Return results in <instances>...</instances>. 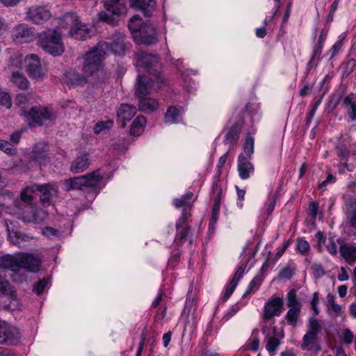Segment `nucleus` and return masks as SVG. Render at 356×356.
Here are the masks:
<instances>
[{"label":"nucleus","instance_id":"052dcab7","mask_svg":"<svg viewBox=\"0 0 356 356\" xmlns=\"http://www.w3.org/2000/svg\"><path fill=\"white\" fill-rule=\"evenodd\" d=\"M294 272L291 268L286 267L280 270L279 276L283 279L290 280Z\"/></svg>","mask_w":356,"mask_h":356},{"label":"nucleus","instance_id":"58836bf2","mask_svg":"<svg viewBox=\"0 0 356 356\" xmlns=\"http://www.w3.org/2000/svg\"><path fill=\"white\" fill-rule=\"evenodd\" d=\"M343 104L349 107L347 113L350 119L352 121L356 120V102L353 101V95L344 97Z\"/></svg>","mask_w":356,"mask_h":356},{"label":"nucleus","instance_id":"7ed1b4c3","mask_svg":"<svg viewBox=\"0 0 356 356\" xmlns=\"http://www.w3.org/2000/svg\"><path fill=\"white\" fill-rule=\"evenodd\" d=\"M105 10L99 13V19L110 24L115 26L118 19L127 12L125 0H103Z\"/></svg>","mask_w":356,"mask_h":356},{"label":"nucleus","instance_id":"a18cd8bd","mask_svg":"<svg viewBox=\"0 0 356 356\" xmlns=\"http://www.w3.org/2000/svg\"><path fill=\"white\" fill-rule=\"evenodd\" d=\"M113 124V121L111 120L98 122L93 128L94 132L96 134H99L104 130H108L112 127Z\"/></svg>","mask_w":356,"mask_h":356},{"label":"nucleus","instance_id":"412c9836","mask_svg":"<svg viewBox=\"0 0 356 356\" xmlns=\"http://www.w3.org/2000/svg\"><path fill=\"white\" fill-rule=\"evenodd\" d=\"M47 152V145L43 143H38L33 148L30 160L40 164H45L49 159Z\"/></svg>","mask_w":356,"mask_h":356},{"label":"nucleus","instance_id":"338daca9","mask_svg":"<svg viewBox=\"0 0 356 356\" xmlns=\"http://www.w3.org/2000/svg\"><path fill=\"white\" fill-rule=\"evenodd\" d=\"M145 338H146V334H145V332L143 331L141 334V338H140L139 346H138V350L136 352V356H141V353H142L143 346L145 344Z\"/></svg>","mask_w":356,"mask_h":356},{"label":"nucleus","instance_id":"9b49d317","mask_svg":"<svg viewBox=\"0 0 356 356\" xmlns=\"http://www.w3.org/2000/svg\"><path fill=\"white\" fill-rule=\"evenodd\" d=\"M24 116L31 121V124L38 126H42L44 122L51 121L54 118V113L49 108L42 106L32 107L24 113Z\"/></svg>","mask_w":356,"mask_h":356},{"label":"nucleus","instance_id":"3c124183","mask_svg":"<svg viewBox=\"0 0 356 356\" xmlns=\"http://www.w3.org/2000/svg\"><path fill=\"white\" fill-rule=\"evenodd\" d=\"M191 232V227L186 226L184 227H181L179 229V231H177V234L175 238V241L177 243H182V241L186 238V237L188 235V234Z\"/></svg>","mask_w":356,"mask_h":356},{"label":"nucleus","instance_id":"20e7f679","mask_svg":"<svg viewBox=\"0 0 356 356\" xmlns=\"http://www.w3.org/2000/svg\"><path fill=\"white\" fill-rule=\"evenodd\" d=\"M128 27L138 44L152 45L158 42L156 30L151 24H128Z\"/></svg>","mask_w":356,"mask_h":356},{"label":"nucleus","instance_id":"0eeeda50","mask_svg":"<svg viewBox=\"0 0 356 356\" xmlns=\"http://www.w3.org/2000/svg\"><path fill=\"white\" fill-rule=\"evenodd\" d=\"M27 187L31 193H36L44 207L49 206L52 197L57 196L58 193V186L56 183L33 184Z\"/></svg>","mask_w":356,"mask_h":356},{"label":"nucleus","instance_id":"a19ab883","mask_svg":"<svg viewBox=\"0 0 356 356\" xmlns=\"http://www.w3.org/2000/svg\"><path fill=\"white\" fill-rule=\"evenodd\" d=\"M263 281V278L260 275L255 276L253 280L250 282L246 291L245 293L242 296L243 298H245L248 295L251 294L252 293L256 291L260 286L261 282Z\"/></svg>","mask_w":356,"mask_h":356},{"label":"nucleus","instance_id":"e2e57ef3","mask_svg":"<svg viewBox=\"0 0 356 356\" xmlns=\"http://www.w3.org/2000/svg\"><path fill=\"white\" fill-rule=\"evenodd\" d=\"M318 300H319L318 293V292L314 293L313 298L311 301V306H312V309L316 315H318L319 313L318 309L317 307V305L318 303Z\"/></svg>","mask_w":356,"mask_h":356},{"label":"nucleus","instance_id":"1a4fd4ad","mask_svg":"<svg viewBox=\"0 0 356 356\" xmlns=\"http://www.w3.org/2000/svg\"><path fill=\"white\" fill-rule=\"evenodd\" d=\"M135 60L137 67L147 71H152L149 76H154V74H163L159 71L161 67V63L158 55L147 52H140L136 55Z\"/></svg>","mask_w":356,"mask_h":356},{"label":"nucleus","instance_id":"864d4df0","mask_svg":"<svg viewBox=\"0 0 356 356\" xmlns=\"http://www.w3.org/2000/svg\"><path fill=\"white\" fill-rule=\"evenodd\" d=\"M328 305L332 307V310L336 314H339L341 311V307L339 305L335 302V297L331 293H328L327 296Z\"/></svg>","mask_w":356,"mask_h":356},{"label":"nucleus","instance_id":"39448f33","mask_svg":"<svg viewBox=\"0 0 356 356\" xmlns=\"http://www.w3.org/2000/svg\"><path fill=\"white\" fill-rule=\"evenodd\" d=\"M165 81V79L163 74H154V76L140 75L137 79L136 95L138 98L145 97L153 91H157L160 89Z\"/></svg>","mask_w":356,"mask_h":356},{"label":"nucleus","instance_id":"4468645a","mask_svg":"<svg viewBox=\"0 0 356 356\" xmlns=\"http://www.w3.org/2000/svg\"><path fill=\"white\" fill-rule=\"evenodd\" d=\"M15 207H16L19 211H21V218L24 212L29 213L30 210L33 211L34 209L33 197L31 194L30 191H28V187H26L20 194V198L14 200L13 201Z\"/></svg>","mask_w":356,"mask_h":356},{"label":"nucleus","instance_id":"79ce46f5","mask_svg":"<svg viewBox=\"0 0 356 356\" xmlns=\"http://www.w3.org/2000/svg\"><path fill=\"white\" fill-rule=\"evenodd\" d=\"M286 306L289 308L298 307L301 308L302 305L297 298L296 291L295 289L290 290L286 296Z\"/></svg>","mask_w":356,"mask_h":356},{"label":"nucleus","instance_id":"aec40b11","mask_svg":"<svg viewBox=\"0 0 356 356\" xmlns=\"http://www.w3.org/2000/svg\"><path fill=\"white\" fill-rule=\"evenodd\" d=\"M136 106L129 104H122L117 111L118 121L122 128L126 127V122L131 120L136 114Z\"/></svg>","mask_w":356,"mask_h":356},{"label":"nucleus","instance_id":"49530a36","mask_svg":"<svg viewBox=\"0 0 356 356\" xmlns=\"http://www.w3.org/2000/svg\"><path fill=\"white\" fill-rule=\"evenodd\" d=\"M0 149L10 155H15L17 154V148L10 143L5 140H0Z\"/></svg>","mask_w":356,"mask_h":356},{"label":"nucleus","instance_id":"e433bc0d","mask_svg":"<svg viewBox=\"0 0 356 356\" xmlns=\"http://www.w3.org/2000/svg\"><path fill=\"white\" fill-rule=\"evenodd\" d=\"M10 81L20 90H27L29 87V80L24 74L19 72L12 73Z\"/></svg>","mask_w":356,"mask_h":356},{"label":"nucleus","instance_id":"6ab92c4d","mask_svg":"<svg viewBox=\"0 0 356 356\" xmlns=\"http://www.w3.org/2000/svg\"><path fill=\"white\" fill-rule=\"evenodd\" d=\"M125 37L123 34L117 33L113 36L112 42H100L99 43H106L108 47L106 49V54L111 51L116 55H122L124 54L126 44Z\"/></svg>","mask_w":356,"mask_h":356},{"label":"nucleus","instance_id":"4d7b16f0","mask_svg":"<svg viewBox=\"0 0 356 356\" xmlns=\"http://www.w3.org/2000/svg\"><path fill=\"white\" fill-rule=\"evenodd\" d=\"M342 337L343 343L350 345L353 341L354 334L349 328H346L343 331Z\"/></svg>","mask_w":356,"mask_h":356},{"label":"nucleus","instance_id":"c9c22d12","mask_svg":"<svg viewBox=\"0 0 356 356\" xmlns=\"http://www.w3.org/2000/svg\"><path fill=\"white\" fill-rule=\"evenodd\" d=\"M83 177L85 179V188L95 187L102 181L103 175H101L99 170H97L92 172L83 175Z\"/></svg>","mask_w":356,"mask_h":356},{"label":"nucleus","instance_id":"6e6d98bb","mask_svg":"<svg viewBox=\"0 0 356 356\" xmlns=\"http://www.w3.org/2000/svg\"><path fill=\"white\" fill-rule=\"evenodd\" d=\"M297 250L301 254H304L309 250V244L303 238H298L297 240Z\"/></svg>","mask_w":356,"mask_h":356},{"label":"nucleus","instance_id":"c85d7f7f","mask_svg":"<svg viewBox=\"0 0 356 356\" xmlns=\"http://www.w3.org/2000/svg\"><path fill=\"white\" fill-rule=\"evenodd\" d=\"M138 110L145 113H151L159 108V102L156 99L151 97L140 98Z\"/></svg>","mask_w":356,"mask_h":356},{"label":"nucleus","instance_id":"f3484780","mask_svg":"<svg viewBox=\"0 0 356 356\" xmlns=\"http://www.w3.org/2000/svg\"><path fill=\"white\" fill-rule=\"evenodd\" d=\"M27 18L37 24H42L51 17L50 11L42 6H32L26 13Z\"/></svg>","mask_w":356,"mask_h":356},{"label":"nucleus","instance_id":"7c9ffc66","mask_svg":"<svg viewBox=\"0 0 356 356\" xmlns=\"http://www.w3.org/2000/svg\"><path fill=\"white\" fill-rule=\"evenodd\" d=\"M66 78L68 83L72 86H84L88 82L90 83L89 78L85 74L72 70L66 73Z\"/></svg>","mask_w":356,"mask_h":356},{"label":"nucleus","instance_id":"393cba45","mask_svg":"<svg viewBox=\"0 0 356 356\" xmlns=\"http://www.w3.org/2000/svg\"><path fill=\"white\" fill-rule=\"evenodd\" d=\"M47 217V213L42 209H38L34 204L33 211L30 210L29 213L24 212L22 220L27 222H33L40 224Z\"/></svg>","mask_w":356,"mask_h":356},{"label":"nucleus","instance_id":"13d9d810","mask_svg":"<svg viewBox=\"0 0 356 356\" xmlns=\"http://www.w3.org/2000/svg\"><path fill=\"white\" fill-rule=\"evenodd\" d=\"M312 269L314 271V275L315 277H321L325 275L324 268L321 264H313L312 266Z\"/></svg>","mask_w":356,"mask_h":356},{"label":"nucleus","instance_id":"a211bd4d","mask_svg":"<svg viewBox=\"0 0 356 356\" xmlns=\"http://www.w3.org/2000/svg\"><path fill=\"white\" fill-rule=\"evenodd\" d=\"M90 162V156L88 152H80L71 163L70 170L74 174L81 173L88 168Z\"/></svg>","mask_w":356,"mask_h":356},{"label":"nucleus","instance_id":"2eb2a0df","mask_svg":"<svg viewBox=\"0 0 356 356\" xmlns=\"http://www.w3.org/2000/svg\"><path fill=\"white\" fill-rule=\"evenodd\" d=\"M283 309V300L275 297L270 299L264 306L263 318L268 321L275 316H280Z\"/></svg>","mask_w":356,"mask_h":356},{"label":"nucleus","instance_id":"a878e982","mask_svg":"<svg viewBox=\"0 0 356 356\" xmlns=\"http://www.w3.org/2000/svg\"><path fill=\"white\" fill-rule=\"evenodd\" d=\"M346 215L350 227L356 228V197L350 196L346 202Z\"/></svg>","mask_w":356,"mask_h":356},{"label":"nucleus","instance_id":"603ef678","mask_svg":"<svg viewBox=\"0 0 356 356\" xmlns=\"http://www.w3.org/2000/svg\"><path fill=\"white\" fill-rule=\"evenodd\" d=\"M48 283V280L45 278H43L42 280H39L33 286V291L37 294L40 295L42 294Z\"/></svg>","mask_w":356,"mask_h":356},{"label":"nucleus","instance_id":"69168bd1","mask_svg":"<svg viewBox=\"0 0 356 356\" xmlns=\"http://www.w3.org/2000/svg\"><path fill=\"white\" fill-rule=\"evenodd\" d=\"M143 131V129H139V125L133 121L130 129V134L134 136H140Z\"/></svg>","mask_w":356,"mask_h":356},{"label":"nucleus","instance_id":"de8ad7c7","mask_svg":"<svg viewBox=\"0 0 356 356\" xmlns=\"http://www.w3.org/2000/svg\"><path fill=\"white\" fill-rule=\"evenodd\" d=\"M336 149L337 152V155L339 157L347 159V158L349 156L350 151L343 141L339 140L338 142V143L336 145Z\"/></svg>","mask_w":356,"mask_h":356},{"label":"nucleus","instance_id":"9d476101","mask_svg":"<svg viewBox=\"0 0 356 356\" xmlns=\"http://www.w3.org/2000/svg\"><path fill=\"white\" fill-rule=\"evenodd\" d=\"M0 269L9 270L14 273L12 275V280L16 283H20L26 280L25 275H20L18 254L15 255L6 254L0 257Z\"/></svg>","mask_w":356,"mask_h":356},{"label":"nucleus","instance_id":"f704fd0d","mask_svg":"<svg viewBox=\"0 0 356 356\" xmlns=\"http://www.w3.org/2000/svg\"><path fill=\"white\" fill-rule=\"evenodd\" d=\"M79 21V17L75 13H67L58 19V24L62 28L72 31Z\"/></svg>","mask_w":356,"mask_h":356},{"label":"nucleus","instance_id":"ddd939ff","mask_svg":"<svg viewBox=\"0 0 356 356\" xmlns=\"http://www.w3.org/2000/svg\"><path fill=\"white\" fill-rule=\"evenodd\" d=\"M26 72L29 76L35 79H41L44 73L42 69L39 57L36 54H29L25 58Z\"/></svg>","mask_w":356,"mask_h":356},{"label":"nucleus","instance_id":"bb28decb","mask_svg":"<svg viewBox=\"0 0 356 356\" xmlns=\"http://www.w3.org/2000/svg\"><path fill=\"white\" fill-rule=\"evenodd\" d=\"M183 111L181 107L170 106L164 115V122L167 124H177L181 122Z\"/></svg>","mask_w":356,"mask_h":356},{"label":"nucleus","instance_id":"09e8293b","mask_svg":"<svg viewBox=\"0 0 356 356\" xmlns=\"http://www.w3.org/2000/svg\"><path fill=\"white\" fill-rule=\"evenodd\" d=\"M13 201V194L10 192L0 193V207H6Z\"/></svg>","mask_w":356,"mask_h":356},{"label":"nucleus","instance_id":"cd10ccee","mask_svg":"<svg viewBox=\"0 0 356 356\" xmlns=\"http://www.w3.org/2000/svg\"><path fill=\"white\" fill-rule=\"evenodd\" d=\"M0 296H6L11 302L17 300V291L10 283L0 275Z\"/></svg>","mask_w":356,"mask_h":356},{"label":"nucleus","instance_id":"c756f323","mask_svg":"<svg viewBox=\"0 0 356 356\" xmlns=\"http://www.w3.org/2000/svg\"><path fill=\"white\" fill-rule=\"evenodd\" d=\"M84 181L83 175L65 179L62 182L64 187L63 189L65 191L83 190L85 188Z\"/></svg>","mask_w":356,"mask_h":356},{"label":"nucleus","instance_id":"ea45409f","mask_svg":"<svg viewBox=\"0 0 356 356\" xmlns=\"http://www.w3.org/2000/svg\"><path fill=\"white\" fill-rule=\"evenodd\" d=\"M300 311L301 308H290L285 316V319L289 325L293 327H296L297 321L300 314Z\"/></svg>","mask_w":356,"mask_h":356},{"label":"nucleus","instance_id":"5701e85b","mask_svg":"<svg viewBox=\"0 0 356 356\" xmlns=\"http://www.w3.org/2000/svg\"><path fill=\"white\" fill-rule=\"evenodd\" d=\"M130 6L140 10L145 17H150L156 8L154 0H129Z\"/></svg>","mask_w":356,"mask_h":356},{"label":"nucleus","instance_id":"f8f14e48","mask_svg":"<svg viewBox=\"0 0 356 356\" xmlns=\"http://www.w3.org/2000/svg\"><path fill=\"white\" fill-rule=\"evenodd\" d=\"M20 338L18 330L0 321V343L14 345Z\"/></svg>","mask_w":356,"mask_h":356},{"label":"nucleus","instance_id":"f03ea898","mask_svg":"<svg viewBox=\"0 0 356 356\" xmlns=\"http://www.w3.org/2000/svg\"><path fill=\"white\" fill-rule=\"evenodd\" d=\"M39 46L54 56H60L65 50L61 35L55 29H49L38 33Z\"/></svg>","mask_w":356,"mask_h":356},{"label":"nucleus","instance_id":"b1692460","mask_svg":"<svg viewBox=\"0 0 356 356\" xmlns=\"http://www.w3.org/2000/svg\"><path fill=\"white\" fill-rule=\"evenodd\" d=\"M91 32L92 29L79 20L69 34L76 40H86L90 38Z\"/></svg>","mask_w":356,"mask_h":356},{"label":"nucleus","instance_id":"774afa93","mask_svg":"<svg viewBox=\"0 0 356 356\" xmlns=\"http://www.w3.org/2000/svg\"><path fill=\"white\" fill-rule=\"evenodd\" d=\"M15 101L17 105H23L28 102V97L25 94L20 93L16 96Z\"/></svg>","mask_w":356,"mask_h":356},{"label":"nucleus","instance_id":"c03bdc74","mask_svg":"<svg viewBox=\"0 0 356 356\" xmlns=\"http://www.w3.org/2000/svg\"><path fill=\"white\" fill-rule=\"evenodd\" d=\"M0 106L9 109L12 106V100L10 94L0 88Z\"/></svg>","mask_w":356,"mask_h":356},{"label":"nucleus","instance_id":"f257e3e1","mask_svg":"<svg viewBox=\"0 0 356 356\" xmlns=\"http://www.w3.org/2000/svg\"><path fill=\"white\" fill-rule=\"evenodd\" d=\"M108 47L106 43H98L97 47L88 52L84 57L83 73L89 78L90 83L94 86L102 84L109 78V73L102 66V61L106 54Z\"/></svg>","mask_w":356,"mask_h":356},{"label":"nucleus","instance_id":"5fc2aeb1","mask_svg":"<svg viewBox=\"0 0 356 356\" xmlns=\"http://www.w3.org/2000/svg\"><path fill=\"white\" fill-rule=\"evenodd\" d=\"M322 47H323V45H321V44H315L314 49H313L312 57L307 63L308 69H309L312 67V65L314 62L316 57L319 56L321 54Z\"/></svg>","mask_w":356,"mask_h":356},{"label":"nucleus","instance_id":"72a5a7b5","mask_svg":"<svg viewBox=\"0 0 356 356\" xmlns=\"http://www.w3.org/2000/svg\"><path fill=\"white\" fill-rule=\"evenodd\" d=\"M244 270H245V268L243 267V265L240 266L237 268L236 273L234 275L233 278L230 281L229 284L226 289V291L225 293L224 300H227L231 296V295L233 293V292L234 291V290L238 284V282L242 277V276L244 273Z\"/></svg>","mask_w":356,"mask_h":356},{"label":"nucleus","instance_id":"2f4dec72","mask_svg":"<svg viewBox=\"0 0 356 356\" xmlns=\"http://www.w3.org/2000/svg\"><path fill=\"white\" fill-rule=\"evenodd\" d=\"M339 251L341 257L349 264L356 261V246L346 243L340 246Z\"/></svg>","mask_w":356,"mask_h":356},{"label":"nucleus","instance_id":"8fccbe9b","mask_svg":"<svg viewBox=\"0 0 356 356\" xmlns=\"http://www.w3.org/2000/svg\"><path fill=\"white\" fill-rule=\"evenodd\" d=\"M280 340L275 337H268L266 348L269 353L275 352L280 346Z\"/></svg>","mask_w":356,"mask_h":356},{"label":"nucleus","instance_id":"6e6552de","mask_svg":"<svg viewBox=\"0 0 356 356\" xmlns=\"http://www.w3.org/2000/svg\"><path fill=\"white\" fill-rule=\"evenodd\" d=\"M321 330V325L319 321L314 318L309 319L308 329L305 334L302 337L301 348L302 350H311L314 348L316 351L321 350L320 346L318 344V335Z\"/></svg>","mask_w":356,"mask_h":356},{"label":"nucleus","instance_id":"dca6fc26","mask_svg":"<svg viewBox=\"0 0 356 356\" xmlns=\"http://www.w3.org/2000/svg\"><path fill=\"white\" fill-rule=\"evenodd\" d=\"M19 270L24 268L30 272H38L41 265V260L31 254L18 253Z\"/></svg>","mask_w":356,"mask_h":356},{"label":"nucleus","instance_id":"37998d69","mask_svg":"<svg viewBox=\"0 0 356 356\" xmlns=\"http://www.w3.org/2000/svg\"><path fill=\"white\" fill-rule=\"evenodd\" d=\"M254 152V138L252 136L247 137L244 145L243 152L241 154L249 159Z\"/></svg>","mask_w":356,"mask_h":356},{"label":"nucleus","instance_id":"4c0bfd02","mask_svg":"<svg viewBox=\"0 0 356 356\" xmlns=\"http://www.w3.org/2000/svg\"><path fill=\"white\" fill-rule=\"evenodd\" d=\"M7 231L8 232V236L11 243L14 245H19L21 242L27 241L31 238L26 234L21 232L20 231L11 229L7 224Z\"/></svg>","mask_w":356,"mask_h":356},{"label":"nucleus","instance_id":"4be33fe9","mask_svg":"<svg viewBox=\"0 0 356 356\" xmlns=\"http://www.w3.org/2000/svg\"><path fill=\"white\" fill-rule=\"evenodd\" d=\"M237 168L239 177L242 179H248L254 169L253 164L250 162L244 154H240L238 156Z\"/></svg>","mask_w":356,"mask_h":356},{"label":"nucleus","instance_id":"423d86ee","mask_svg":"<svg viewBox=\"0 0 356 356\" xmlns=\"http://www.w3.org/2000/svg\"><path fill=\"white\" fill-rule=\"evenodd\" d=\"M38 37L35 29L26 23H19L10 31V38L17 44L30 43Z\"/></svg>","mask_w":356,"mask_h":356},{"label":"nucleus","instance_id":"bf43d9fd","mask_svg":"<svg viewBox=\"0 0 356 356\" xmlns=\"http://www.w3.org/2000/svg\"><path fill=\"white\" fill-rule=\"evenodd\" d=\"M356 67V60L353 58L350 59L346 63L343 72L344 75H349L351 74Z\"/></svg>","mask_w":356,"mask_h":356},{"label":"nucleus","instance_id":"473e14b6","mask_svg":"<svg viewBox=\"0 0 356 356\" xmlns=\"http://www.w3.org/2000/svg\"><path fill=\"white\" fill-rule=\"evenodd\" d=\"M242 123L236 122L231 127L225 136L224 143L232 145L236 144L241 130Z\"/></svg>","mask_w":356,"mask_h":356},{"label":"nucleus","instance_id":"0e129e2a","mask_svg":"<svg viewBox=\"0 0 356 356\" xmlns=\"http://www.w3.org/2000/svg\"><path fill=\"white\" fill-rule=\"evenodd\" d=\"M58 233V230L49 227H44L42 229V234L47 237L57 236Z\"/></svg>","mask_w":356,"mask_h":356},{"label":"nucleus","instance_id":"680f3d73","mask_svg":"<svg viewBox=\"0 0 356 356\" xmlns=\"http://www.w3.org/2000/svg\"><path fill=\"white\" fill-rule=\"evenodd\" d=\"M219 212H220V205L218 204V203L214 204L213 206V209H212V213H211L210 225L211 223L214 224L216 222V221L218 218Z\"/></svg>","mask_w":356,"mask_h":356}]
</instances>
